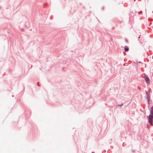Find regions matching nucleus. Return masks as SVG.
I'll use <instances>...</instances> for the list:
<instances>
[{
    "instance_id": "f257e3e1",
    "label": "nucleus",
    "mask_w": 153,
    "mask_h": 153,
    "mask_svg": "<svg viewBox=\"0 0 153 153\" xmlns=\"http://www.w3.org/2000/svg\"><path fill=\"white\" fill-rule=\"evenodd\" d=\"M148 119V122L151 126H153V115L149 114L147 116Z\"/></svg>"
},
{
    "instance_id": "f03ea898",
    "label": "nucleus",
    "mask_w": 153,
    "mask_h": 153,
    "mask_svg": "<svg viewBox=\"0 0 153 153\" xmlns=\"http://www.w3.org/2000/svg\"><path fill=\"white\" fill-rule=\"evenodd\" d=\"M143 78L144 79L148 85L150 84V81L148 76L145 74H144L143 76Z\"/></svg>"
},
{
    "instance_id": "7ed1b4c3",
    "label": "nucleus",
    "mask_w": 153,
    "mask_h": 153,
    "mask_svg": "<svg viewBox=\"0 0 153 153\" xmlns=\"http://www.w3.org/2000/svg\"><path fill=\"white\" fill-rule=\"evenodd\" d=\"M146 98L147 100L148 103L149 104V103L150 99V94L149 91V92H146Z\"/></svg>"
},
{
    "instance_id": "20e7f679",
    "label": "nucleus",
    "mask_w": 153,
    "mask_h": 153,
    "mask_svg": "<svg viewBox=\"0 0 153 153\" xmlns=\"http://www.w3.org/2000/svg\"><path fill=\"white\" fill-rule=\"evenodd\" d=\"M150 114L153 115V106H152L149 109Z\"/></svg>"
},
{
    "instance_id": "39448f33",
    "label": "nucleus",
    "mask_w": 153,
    "mask_h": 153,
    "mask_svg": "<svg viewBox=\"0 0 153 153\" xmlns=\"http://www.w3.org/2000/svg\"><path fill=\"white\" fill-rule=\"evenodd\" d=\"M124 50L126 51H128L129 50V48L127 46H126L124 47Z\"/></svg>"
},
{
    "instance_id": "423d86ee",
    "label": "nucleus",
    "mask_w": 153,
    "mask_h": 153,
    "mask_svg": "<svg viewBox=\"0 0 153 153\" xmlns=\"http://www.w3.org/2000/svg\"><path fill=\"white\" fill-rule=\"evenodd\" d=\"M123 105V103H122L121 104H118L117 105L119 106H122Z\"/></svg>"
},
{
    "instance_id": "0eeeda50",
    "label": "nucleus",
    "mask_w": 153,
    "mask_h": 153,
    "mask_svg": "<svg viewBox=\"0 0 153 153\" xmlns=\"http://www.w3.org/2000/svg\"><path fill=\"white\" fill-rule=\"evenodd\" d=\"M138 89L140 90H141V89L139 87H138Z\"/></svg>"
},
{
    "instance_id": "6e6552de",
    "label": "nucleus",
    "mask_w": 153,
    "mask_h": 153,
    "mask_svg": "<svg viewBox=\"0 0 153 153\" xmlns=\"http://www.w3.org/2000/svg\"><path fill=\"white\" fill-rule=\"evenodd\" d=\"M132 151L133 152H135V151L133 150V149H132Z\"/></svg>"
},
{
    "instance_id": "1a4fd4ad",
    "label": "nucleus",
    "mask_w": 153,
    "mask_h": 153,
    "mask_svg": "<svg viewBox=\"0 0 153 153\" xmlns=\"http://www.w3.org/2000/svg\"><path fill=\"white\" fill-rule=\"evenodd\" d=\"M39 82H37V85H38V86H40V85H39Z\"/></svg>"
},
{
    "instance_id": "9d476101",
    "label": "nucleus",
    "mask_w": 153,
    "mask_h": 153,
    "mask_svg": "<svg viewBox=\"0 0 153 153\" xmlns=\"http://www.w3.org/2000/svg\"><path fill=\"white\" fill-rule=\"evenodd\" d=\"M104 7H102V10H103V9H104Z\"/></svg>"
},
{
    "instance_id": "9b49d317",
    "label": "nucleus",
    "mask_w": 153,
    "mask_h": 153,
    "mask_svg": "<svg viewBox=\"0 0 153 153\" xmlns=\"http://www.w3.org/2000/svg\"><path fill=\"white\" fill-rule=\"evenodd\" d=\"M126 42H128V40L127 39H126Z\"/></svg>"
},
{
    "instance_id": "f8f14e48",
    "label": "nucleus",
    "mask_w": 153,
    "mask_h": 153,
    "mask_svg": "<svg viewBox=\"0 0 153 153\" xmlns=\"http://www.w3.org/2000/svg\"><path fill=\"white\" fill-rule=\"evenodd\" d=\"M123 145H124V143H123V144H122V146H123Z\"/></svg>"
},
{
    "instance_id": "ddd939ff",
    "label": "nucleus",
    "mask_w": 153,
    "mask_h": 153,
    "mask_svg": "<svg viewBox=\"0 0 153 153\" xmlns=\"http://www.w3.org/2000/svg\"><path fill=\"white\" fill-rule=\"evenodd\" d=\"M140 36L138 37V38H139V39L140 38Z\"/></svg>"
},
{
    "instance_id": "4468645a",
    "label": "nucleus",
    "mask_w": 153,
    "mask_h": 153,
    "mask_svg": "<svg viewBox=\"0 0 153 153\" xmlns=\"http://www.w3.org/2000/svg\"><path fill=\"white\" fill-rule=\"evenodd\" d=\"M140 12H138V13H140Z\"/></svg>"
},
{
    "instance_id": "2eb2a0df",
    "label": "nucleus",
    "mask_w": 153,
    "mask_h": 153,
    "mask_svg": "<svg viewBox=\"0 0 153 153\" xmlns=\"http://www.w3.org/2000/svg\"><path fill=\"white\" fill-rule=\"evenodd\" d=\"M140 12H138V13H140Z\"/></svg>"
}]
</instances>
